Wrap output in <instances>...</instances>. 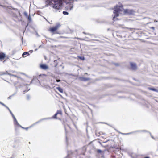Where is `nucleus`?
Masks as SVG:
<instances>
[{
	"instance_id": "28",
	"label": "nucleus",
	"mask_w": 158,
	"mask_h": 158,
	"mask_svg": "<svg viewBox=\"0 0 158 158\" xmlns=\"http://www.w3.org/2000/svg\"><path fill=\"white\" fill-rule=\"evenodd\" d=\"M145 158H149L148 157H145Z\"/></svg>"
},
{
	"instance_id": "3",
	"label": "nucleus",
	"mask_w": 158,
	"mask_h": 158,
	"mask_svg": "<svg viewBox=\"0 0 158 158\" xmlns=\"http://www.w3.org/2000/svg\"><path fill=\"white\" fill-rule=\"evenodd\" d=\"M60 25L59 23H57L56 26L50 28L49 30L52 33L54 32L60 27Z\"/></svg>"
},
{
	"instance_id": "9",
	"label": "nucleus",
	"mask_w": 158,
	"mask_h": 158,
	"mask_svg": "<svg viewBox=\"0 0 158 158\" xmlns=\"http://www.w3.org/2000/svg\"><path fill=\"white\" fill-rule=\"evenodd\" d=\"M60 92L63 93V89L60 87H57L56 88Z\"/></svg>"
},
{
	"instance_id": "27",
	"label": "nucleus",
	"mask_w": 158,
	"mask_h": 158,
	"mask_svg": "<svg viewBox=\"0 0 158 158\" xmlns=\"http://www.w3.org/2000/svg\"><path fill=\"white\" fill-rule=\"evenodd\" d=\"M98 151L99 152H101V150H98Z\"/></svg>"
},
{
	"instance_id": "10",
	"label": "nucleus",
	"mask_w": 158,
	"mask_h": 158,
	"mask_svg": "<svg viewBox=\"0 0 158 158\" xmlns=\"http://www.w3.org/2000/svg\"><path fill=\"white\" fill-rule=\"evenodd\" d=\"M27 54L29 55V53L28 52H24L23 53V54L22 55V56L23 57H25L26 56H25V55H27Z\"/></svg>"
},
{
	"instance_id": "12",
	"label": "nucleus",
	"mask_w": 158,
	"mask_h": 158,
	"mask_svg": "<svg viewBox=\"0 0 158 158\" xmlns=\"http://www.w3.org/2000/svg\"><path fill=\"white\" fill-rule=\"evenodd\" d=\"M8 110H9V111H10V112L12 116L13 117L14 119H15V116H14V114H13V113H12V112H11L10 110L9 109H8Z\"/></svg>"
},
{
	"instance_id": "30",
	"label": "nucleus",
	"mask_w": 158,
	"mask_h": 158,
	"mask_svg": "<svg viewBox=\"0 0 158 158\" xmlns=\"http://www.w3.org/2000/svg\"><path fill=\"white\" fill-rule=\"evenodd\" d=\"M32 51V50H30V51Z\"/></svg>"
},
{
	"instance_id": "15",
	"label": "nucleus",
	"mask_w": 158,
	"mask_h": 158,
	"mask_svg": "<svg viewBox=\"0 0 158 158\" xmlns=\"http://www.w3.org/2000/svg\"><path fill=\"white\" fill-rule=\"evenodd\" d=\"M57 114V113H56L53 116L52 118H56V116Z\"/></svg>"
},
{
	"instance_id": "17",
	"label": "nucleus",
	"mask_w": 158,
	"mask_h": 158,
	"mask_svg": "<svg viewBox=\"0 0 158 158\" xmlns=\"http://www.w3.org/2000/svg\"><path fill=\"white\" fill-rule=\"evenodd\" d=\"M56 113H57V114H61L62 112L61 111L59 110V111H57V112Z\"/></svg>"
},
{
	"instance_id": "6",
	"label": "nucleus",
	"mask_w": 158,
	"mask_h": 158,
	"mask_svg": "<svg viewBox=\"0 0 158 158\" xmlns=\"http://www.w3.org/2000/svg\"><path fill=\"white\" fill-rule=\"evenodd\" d=\"M130 65L131 67L133 70H135L136 69V66L135 64L133 63H131Z\"/></svg>"
},
{
	"instance_id": "7",
	"label": "nucleus",
	"mask_w": 158,
	"mask_h": 158,
	"mask_svg": "<svg viewBox=\"0 0 158 158\" xmlns=\"http://www.w3.org/2000/svg\"><path fill=\"white\" fill-rule=\"evenodd\" d=\"M14 124L15 125H18L19 126H20V127H22V128H23L24 127H22L20 125L19 123H18V122L17 120H16V119L15 118V119H14Z\"/></svg>"
},
{
	"instance_id": "25",
	"label": "nucleus",
	"mask_w": 158,
	"mask_h": 158,
	"mask_svg": "<svg viewBox=\"0 0 158 158\" xmlns=\"http://www.w3.org/2000/svg\"><path fill=\"white\" fill-rule=\"evenodd\" d=\"M151 29H152L154 30V29H155V27H151Z\"/></svg>"
},
{
	"instance_id": "11",
	"label": "nucleus",
	"mask_w": 158,
	"mask_h": 158,
	"mask_svg": "<svg viewBox=\"0 0 158 158\" xmlns=\"http://www.w3.org/2000/svg\"><path fill=\"white\" fill-rule=\"evenodd\" d=\"M81 80L82 81H85L89 80V78L82 77L81 78Z\"/></svg>"
},
{
	"instance_id": "29",
	"label": "nucleus",
	"mask_w": 158,
	"mask_h": 158,
	"mask_svg": "<svg viewBox=\"0 0 158 158\" xmlns=\"http://www.w3.org/2000/svg\"><path fill=\"white\" fill-rule=\"evenodd\" d=\"M87 74V73H85V74Z\"/></svg>"
},
{
	"instance_id": "13",
	"label": "nucleus",
	"mask_w": 158,
	"mask_h": 158,
	"mask_svg": "<svg viewBox=\"0 0 158 158\" xmlns=\"http://www.w3.org/2000/svg\"><path fill=\"white\" fill-rule=\"evenodd\" d=\"M0 104H2L3 106H5L8 109H9V108L7 106H6V105H5L4 104L2 103V102H0Z\"/></svg>"
},
{
	"instance_id": "16",
	"label": "nucleus",
	"mask_w": 158,
	"mask_h": 158,
	"mask_svg": "<svg viewBox=\"0 0 158 158\" xmlns=\"http://www.w3.org/2000/svg\"><path fill=\"white\" fill-rule=\"evenodd\" d=\"M78 57L81 59V60H84V57H80V56H78Z\"/></svg>"
},
{
	"instance_id": "22",
	"label": "nucleus",
	"mask_w": 158,
	"mask_h": 158,
	"mask_svg": "<svg viewBox=\"0 0 158 158\" xmlns=\"http://www.w3.org/2000/svg\"><path fill=\"white\" fill-rule=\"evenodd\" d=\"M31 127V126L30 127H28L25 128H24H24H23V129H26V130H27L28 129V128H30Z\"/></svg>"
},
{
	"instance_id": "5",
	"label": "nucleus",
	"mask_w": 158,
	"mask_h": 158,
	"mask_svg": "<svg viewBox=\"0 0 158 158\" xmlns=\"http://www.w3.org/2000/svg\"><path fill=\"white\" fill-rule=\"evenodd\" d=\"M40 68L44 70H46L48 68V66L45 64H42L40 65Z\"/></svg>"
},
{
	"instance_id": "2",
	"label": "nucleus",
	"mask_w": 158,
	"mask_h": 158,
	"mask_svg": "<svg viewBox=\"0 0 158 158\" xmlns=\"http://www.w3.org/2000/svg\"><path fill=\"white\" fill-rule=\"evenodd\" d=\"M47 2L49 4H52L53 8L56 10H59L61 9L62 0H48Z\"/></svg>"
},
{
	"instance_id": "23",
	"label": "nucleus",
	"mask_w": 158,
	"mask_h": 158,
	"mask_svg": "<svg viewBox=\"0 0 158 158\" xmlns=\"http://www.w3.org/2000/svg\"><path fill=\"white\" fill-rule=\"evenodd\" d=\"M150 135H151V137L153 139H155V138H154V137H153V136L152 135H151V133H150Z\"/></svg>"
},
{
	"instance_id": "14",
	"label": "nucleus",
	"mask_w": 158,
	"mask_h": 158,
	"mask_svg": "<svg viewBox=\"0 0 158 158\" xmlns=\"http://www.w3.org/2000/svg\"><path fill=\"white\" fill-rule=\"evenodd\" d=\"M63 13L64 15H68L69 14V13L68 12L65 11H63Z\"/></svg>"
},
{
	"instance_id": "24",
	"label": "nucleus",
	"mask_w": 158,
	"mask_h": 158,
	"mask_svg": "<svg viewBox=\"0 0 158 158\" xmlns=\"http://www.w3.org/2000/svg\"><path fill=\"white\" fill-rule=\"evenodd\" d=\"M60 81V80H56V81L57 82H59Z\"/></svg>"
},
{
	"instance_id": "26",
	"label": "nucleus",
	"mask_w": 158,
	"mask_h": 158,
	"mask_svg": "<svg viewBox=\"0 0 158 158\" xmlns=\"http://www.w3.org/2000/svg\"><path fill=\"white\" fill-rule=\"evenodd\" d=\"M130 133H127V134H124V135H128V134H129Z\"/></svg>"
},
{
	"instance_id": "21",
	"label": "nucleus",
	"mask_w": 158,
	"mask_h": 158,
	"mask_svg": "<svg viewBox=\"0 0 158 158\" xmlns=\"http://www.w3.org/2000/svg\"><path fill=\"white\" fill-rule=\"evenodd\" d=\"M28 19L29 21L31 20V18L30 16H29L28 18Z\"/></svg>"
},
{
	"instance_id": "19",
	"label": "nucleus",
	"mask_w": 158,
	"mask_h": 158,
	"mask_svg": "<svg viewBox=\"0 0 158 158\" xmlns=\"http://www.w3.org/2000/svg\"><path fill=\"white\" fill-rule=\"evenodd\" d=\"M149 89L150 90H153V91H156V90H157L155 89H153V88H150V89Z\"/></svg>"
},
{
	"instance_id": "20",
	"label": "nucleus",
	"mask_w": 158,
	"mask_h": 158,
	"mask_svg": "<svg viewBox=\"0 0 158 158\" xmlns=\"http://www.w3.org/2000/svg\"><path fill=\"white\" fill-rule=\"evenodd\" d=\"M8 74L10 75V76H14L15 77H17L16 76V75H14L13 74H10V73H8Z\"/></svg>"
},
{
	"instance_id": "4",
	"label": "nucleus",
	"mask_w": 158,
	"mask_h": 158,
	"mask_svg": "<svg viewBox=\"0 0 158 158\" xmlns=\"http://www.w3.org/2000/svg\"><path fill=\"white\" fill-rule=\"evenodd\" d=\"M73 0H70V1L69 2V4L68 6V9L69 10H71L73 6Z\"/></svg>"
},
{
	"instance_id": "8",
	"label": "nucleus",
	"mask_w": 158,
	"mask_h": 158,
	"mask_svg": "<svg viewBox=\"0 0 158 158\" xmlns=\"http://www.w3.org/2000/svg\"><path fill=\"white\" fill-rule=\"evenodd\" d=\"M5 56V54L2 53H0V60L3 59Z\"/></svg>"
},
{
	"instance_id": "18",
	"label": "nucleus",
	"mask_w": 158,
	"mask_h": 158,
	"mask_svg": "<svg viewBox=\"0 0 158 158\" xmlns=\"http://www.w3.org/2000/svg\"><path fill=\"white\" fill-rule=\"evenodd\" d=\"M5 74H6V73H4L3 72H0V75H4Z\"/></svg>"
},
{
	"instance_id": "1",
	"label": "nucleus",
	"mask_w": 158,
	"mask_h": 158,
	"mask_svg": "<svg viewBox=\"0 0 158 158\" xmlns=\"http://www.w3.org/2000/svg\"><path fill=\"white\" fill-rule=\"evenodd\" d=\"M134 12L132 10L123 9L122 6H117L114 7L113 11V20L114 21L117 20L116 17L121 15L126 14H132Z\"/></svg>"
}]
</instances>
